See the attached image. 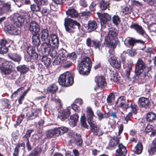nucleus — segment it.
Returning <instances> with one entry per match:
<instances>
[{
  "label": "nucleus",
  "mask_w": 156,
  "mask_h": 156,
  "mask_svg": "<svg viewBox=\"0 0 156 156\" xmlns=\"http://www.w3.org/2000/svg\"><path fill=\"white\" fill-rule=\"evenodd\" d=\"M96 114L98 117V119L101 120L104 118V114L100 110H98L96 112Z\"/></svg>",
  "instance_id": "6e6d98bb"
},
{
  "label": "nucleus",
  "mask_w": 156,
  "mask_h": 156,
  "mask_svg": "<svg viewBox=\"0 0 156 156\" xmlns=\"http://www.w3.org/2000/svg\"><path fill=\"white\" fill-rule=\"evenodd\" d=\"M64 26L66 31L70 33H73L75 31L76 27H78L79 29H80L81 27L79 23L68 18H65Z\"/></svg>",
  "instance_id": "423d86ee"
},
{
  "label": "nucleus",
  "mask_w": 156,
  "mask_h": 156,
  "mask_svg": "<svg viewBox=\"0 0 156 156\" xmlns=\"http://www.w3.org/2000/svg\"><path fill=\"white\" fill-rule=\"evenodd\" d=\"M1 10L2 11H4V12H2V14L7 12H11L12 10L10 9L11 5L8 3H5L2 8Z\"/></svg>",
  "instance_id": "a19ab883"
},
{
  "label": "nucleus",
  "mask_w": 156,
  "mask_h": 156,
  "mask_svg": "<svg viewBox=\"0 0 156 156\" xmlns=\"http://www.w3.org/2000/svg\"><path fill=\"white\" fill-rule=\"evenodd\" d=\"M132 63H130L128 65L127 68L126 70V76L129 80H130V78L129 76L130 71L132 69Z\"/></svg>",
  "instance_id": "79ce46f5"
},
{
  "label": "nucleus",
  "mask_w": 156,
  "mask_h": 156,
  "mask_svg": "<svg viewBox=\"0 0 156 156\" xmlns=\"http://www.w3.org/2000/svg\"><path fill=\"white\" fill-rule=\"evenodd\" d=\"M73 74L69 72H66L61 75L58 79L59 84L64 87H69L73 83Z\"/></svg>",
  "instance_id": "20e7f679"
},
{
  "label": "nucleus",
  "mask_w": 156,
  "mask_h": 156,
  "mask_svg": "<svg viewBox=\"0 0 156 156\" xmlns=\"http://www.w3.org/2000/svg\"><path fill=\"white\" fill-rule=\"evenodd\" d=\"M37 4L31 5L30 6L31 10L36 12L39 11L41 9V8Z\"/></svg>",
  "instance_id": "09e8293b"
},
{
  "label": "nucleus",
  "mask_w": 156,
  "mask_h": 156,
  "mask_svg": "<svg viewBox=\"0 0 156 156\" xmlns=\"http://www.w3.org/2000/svg\"><path fill=\"white\" fill-rule=\"evenodd\" d=\"M2 104L5 108H7L9 106V102L6 99H3L2 100Z\"/></svg>",
  "instance_id": "4d7b16f0"
},
{
  "label": "nucleus",
  "mask_w": 156,
  "mask_h": 156,
  "mask_svg": "<svg viewBox=\"0 0 156 156\" xmlns=\"http://www.w3.org/2000/svg\"><path fill=\"white\" fill-rule=\"evenodd\" d=\"M112 20L114 23L117 25L120 22V18L118 16L114 15L112 18Z\"/></svg>",
  "instance_id": "8fccbe9b"
},
{
  "label": "nucleus",
  "mask_w": 156,
  "mask_h": 156,
  "mask_svg": "<svg viewBox=\"0 0 156 156\" xmlns=\"http://www.w3.org/2000/svg\"><path fill=\"white\" fill-rule=\"evenodd\" d=\"M131 12L132 9L131 8L128 7L122 6L121 7L120 13L122 15H125L130 14Z\"/></svg>",
  "instance_id": "f704fd0d"
},
{
  "label": "nucleus",
  "mask_w": 156,
  "mask_h": 156,
  "mask_svg": "<svg viewBox=\"0 0 156 156\" xmlns=\"http://www.w3.org/2000/svg\"><path fill=\"white\" fill-rule=\"evenodd\" d=\"M97 25L95 21L90 20L88 23V30L89 32L94 31L97 28Z\"/></svg>",
  "instance_id": "2f4dec72"
},
{
  "label": "nucleus",
  "mask_w": 156,
  "mask_h": 156,
  "mask_svg": "<svg viewBox=\"0 0 156 156\" xmlns=\"http://www.w3.org/2000/svg\"><path fill=\"white\" fill-rule=\"evenodd\" d=\"M146 118L147 122H152L156 118V114L152 112H149L147 114Z\"/></svg>",
  "instance_id": "473e14b6"
},
{
  "label": "nucleus",
  "mask_w": 156,
  "mask_h": 156,
  "mask_svg": "<svg viewBox=\"0 0 156 156\" xmlns=\"http://www.w3.org/2000/svg\"><path fill=\"white\" fill-rule=\"evenodd\" d=\"M105 28H105L104 29L103 36L107 32L108 34L105 38V43L110 49H113L116 48L118 43V41L115 39L118 34V31L114 27Z\"/></svg>",
  "instance_id": "f03ea898"
},
{
  "label": "nucleus",
  "mask_w": 156,
  "mask_h": 156,
  "mask_svg": "<svg viewBox=\"0 0 156 156\" xmlns=\"http://www.w3.org/2000/svg\"><path fill=\"white\" fill-rule=\"evenodd\" d=\"M76 137L75 138L74 140V141L76 145L78 147H80L81 146L83 141L81 139L80 137V136H76Z\"/></svg>",
  "instance_id": "49530a36"
},
{
  "label": "nucleus",
  "mask_w": 156,
  "mask_h": 156,
  "mask_svg": "<svg viewBox=\"0 0 156 156\" xmlns=\"http://www.w3.org/2000/svg\"><path fill=\"white\" fill-rule=\"evenodd\" d=\"M88 123L90 126L91 129L93 132L94 134L96 135L97 134L99 129L97 127V126L96 124L95 121Z\"/></svg>",
  "instance_id": "e433bc0d"
},
{
  "label": "nucleus",
  "mask_w": 156,
  "mask_h": 156,
  "mask_svg": "<svg viewBox=\"0 0 156 156\" xmlns=\"http://www.w3.org/2000/svg\"><path fill=\"white\" fill-rule=\"evenodd\" d=\"M77 57L76 54L75 52H73L68 56V58L71 59L73 61H74L76 60Z\"/></svg>",
  "instance_id": "5fc2aeb1"
},
{
  "label": "nucleus",
  "mask_w": 156,
  "mask_h": 156,
  "mask_svg": "<svg viewBox=\"0 0 156 156\" xmlns=\"http://www.w3.org/2000/svg\"><path fill=\"white\" fill-rule=\"evenodd\" d=\"M86 112L87 118L88 123H90L95 121L93 117L95 116L91 108L90 107H88L87 108Z\"/></svg>",
  "instance_id": "5701e85b"
},
{
  "label": "nucleus",
  "mask_w": 156,
  "mask_h": 156,
  "mask_svg": "<svg viewBox=\"0 0 156 156\" xmlns=\"http://www.w3.org/2000/svg\"><path fill=\"white\" fill-rule=\"evenodd\" d=\"M13 64L10 61H5L0 67V69L2 74L8 75L12 71Z\"/></svg>",
  "instance_id": "9d476101"
},
{
  "label": "nucleus",
  "mask_w": 156,
  "mask_h": 156,
  "mask_svg": "<svg viewBox=\"0 0 156 156\" xmlns=\"http://www.w3.org/2000/svg\"><path fill=\"white\" fill-rule=\"evenodd\" d=\"M17 70L21 73L24 74L27 72L29 70L28 67L25 65H20L17 67Z\"/></svg>",
  "instance_id": "72a5a7b5"
},
{
  "label": "nucleus",
  "mask_w": 156,
  "mask_h": 156,
  "mask_svg": "<svg viewBox=\"0 0 156 156\" xmlns=\"http://www.w3.org/2000/svg\"><path fill=\"white\" fill-rule=\"evenodd\" d=\"M111 79L115 82H118L120 79V77L116 71H112L111 73Z\"/></svg>",
  "instance_id": "c9c22d12"
},
{
  "label": "nucleus",
  "mask_w": 156,
  "mask_h": 156,
  "mask_svg": "<svg viewBox=\"0 0 156 156\" xmlns=\"http://www.w3.org/2000/svg\"><path fill=\"white\" fill-rule=\"evenodd\" d=\"M95 82L99 87L103 88L106 86L107 83L103 76H98L96 77L95 79Z\"/></svg>",
  "instance_id": "b1692460"
},
{
  "label": "nucleus",
  "mask_w": 156,
  "mask_h": 156,
  "mask_svg": "<svg viewBox=\"0 0 156 156\" xmlns=\"http://www.w3.org/2000/svg\"><path fill=\"white\" fill-rule=\"evenodd\" d=\"M30 19L28 12H23L17 17V21H15L13 24H9L4 27V30L11 35H19L21 34L20 27L24 22H29Z\"/></svg>",
  "instance_id": "f257e3e1"
},
{
  "label": "nucleus",
  "mask_w": 156,
  "mask_h": 156,
  "mask_svg": "<svg viewBox=\"0 0 156 156\" xmlns=\"http://www.w3.org/2000/svg\"><path fill=\"white\" fill-rule=\"evenodd\" d=\"M58 88L57 86L55 84H53L49 86L47 88L48 91L52 92V94L51 95V100L54 101L58 104V105L60 106L61 104V100L58 99V97L55 96L56 91L58 90Z\"/></svg>",
  "instance_id": "9b49d317"
},
{
  "label": "nucleus",
  "mask_w": 156,
  "mask_h": 156,
  "mask_svg": "<svg viewBox=\"0 0 156 156\" xmlns=\"http://www.w3.org/2000/svg\"><path fill=\"white\" fill-rule=\"evenodd\" d=\"M9 58L13 61L19 62L21 60V57L19 55L16 53H10L8 54Z\"/></svg>",
  "instance_id": "7c9ffc66"
},
{
  "label": "nucleus",
  "mask_w": 156,
  "mask_h": 156,
  "mask_svg": "<svg viewBox=\"0 0 156 156\" xmlns=\"http://www.w3.org/2000/svg\"><path fill=\"white\" fill-rule=\"evenodd\" d=\"M72 65V63L71 62L67 61L64 62L62 66L64 68H67L71 67Z\"/></svg>",
  "instance_id": "13d9d810"
},
{
  "label": "nucleus",
  "mask_w": 156,
  "mask_h": 156,
  "mask_svg": "<svg viewBox=\"0 0 156 156\" xmlns=\"http://www.w3.org/2000/svg\"><path fill=\"white\" fill-rule=\"evenodd\" d=\"M36 4L39 5H46L48 3V0H34Z\"/></svg>",
  "instance_id": "de8ad7c7"
},
{
  "label": "nucleus",
  "mask_w": 156,
  "mask_h": 156,
  "mask_svg": "<svg viewBox=\"0 0 156 156\" xmlns=\"http://www.w3.org/2000/svg\"><path fill=\"white\" fill-rule=\"evenodd\" d=\"M136 43H139L142 44L143 49L145 48L146 46L144 42L140 40H136L133 38L128 37L126 38L124 42L125 46H127L129 45L132 47H133Z\"/></svg>",
  "instance_id": "4468645a"
},
{
  "label": "nucleus",
  "mask_w": 156,
  "mask_h": 156,
  "mask_svg": "<svg viewBox=\"0 0 156 156\" xmlns=\"http://www.w3.org/2000/svg\"><path fill=\"white\" fill-rule=\"evenodd\" d=\"M41 61L47 68L50 66L51 64V59L45 55L42 57Z\"/></svg>",
  "instance_id": "4c0bfd02"
},
{
  "label": "nucleus",
  "mask_w": 156,
  "mask_h": 156,
  "mask_svg": "<svg viewBox=\"0 0 156 156\" xmlns=\"http://www.w3.org/2000/svg\"><path fill=\"white\" fill-rule=\"evenodd\" d=\"M115 96L112 93L110 94L107 98V103L109 105H111L112 101L115 100Z\"/></svg>",
  "instance_id": "c03bdc74"
},
{
  "label": "nucleus",
  "mask_w": 156,
  "mask_h": 156,
  "mask_svg": "<svg viewBox=\"0 0 156 156\" xmlns=\"http://www.w3.org/2000/svg\"><path fill=\"white\" fill-rule=\"evenodd\" d=\"M119 139L120 138L117 136H114L112 138L109 142L108 148L110 149L115 148L119 143Z\"/></svg>",
  "instance_id": "a211bd4d"
},
{
  "label": "nucleus",
  "mask_w": 156,
  "mask_h": 156,
  "mask_svg": "<svg viewBox=\"0 0 156 156\" xmlns=\"http://www.w3.org/2000/svg\"><path fill=\"white\" fill-rule=\"evenodd\" d=\"M128 108H131L132 110L135 113H136L137 109L136 108L137 107V106L134 104L133 103L131 104V105L130 106H129L128 105Z\"/></svg>",
  "instance_id": "69168bd1"
},
{
  "label": "nucleus",
  "mask_w": 156,
  "mask_h": 156,
  "mask_svg": "<svg viewBox=\"0 0 156 156\" xmlns=\"http://www.w3.org/2000/svg\"><path fill=\"white\" fill-rule=\"evenodd\" d=\"M111 50L109 51L110 55V58L108 59L110 64L114 67L117 69L119 68L121 66V62L120 61L117 60V57L114 55L113 51L111 52Z\"/></svg>",
  "instance_id": "f8f14e48"
},
{
  "label": "nucleus",
  "mask_w": 156,
  "mask_h": 156,
  "mask_svg": "<svg viewBox=\"0 0 156 156\" xmlns=\"http://www.w3.org/2000/svg\"><path fill=\"white\" fill-rule=\"evenodd\" d=\"M66 13L68 16H70L73 18H76L77 17L78 13L74 9H69L66 12Z\"/></svg>",
  "instance_id": "c756f323"
},
{
  "label": "nucleus",
  "mask_w": 156,
  "mask_h": 156,
  "mask_svg": "<svg viewBox=\"0 0 156 156\" xmlns=\"http://www.w3.org/2000/svg\"><path fill=\"white\" fill-rule=\"evenodd\" d=\"M38 50L42 54L49 55L52 58L55 57L57 55V51L54 50L52 47L51 48V45L48 41L43 43Z\"/></svg>",
  "instance_id": "39448f33"
},
{
  "label": "nucleus",
  "mask_w": 156,
  "mask_h": 156,
  "mask_svg": "<svg viewBox=\"0 0 156 156\" xmlns=\"http://www.w3.org/2000/svg\"><path fill=\"white\" fill-rule=\"evenodd\" d=\"M153 127V126L151 125H148L146 127L145 131L146 133L150 132L152 130Z\"/></svg>",
  "instance_id": "774afa93"
},
{
  "label": "nucleus",
  "mask_w": 156,
  "mask_h": 156,
  "mask_svg": "<svg viewBox=\"0 0 156 156\" xmlns=\"http://www.w3.org/2000/svg\"><path fill=\"white\" fill-rule=\"evenodd\" d=\"M7 42L5 39H2L0 42V53L3 54L6 53L8 51V48L6 46Z\"/></svg>",
  "instance_id": "a878e982"
},
{
  "label": "nucleus",
  "mask_w": 156,
  "mask_h": 156,
  "mask_svg": "<svg viewBox=\"0 0 156 156\" xmlns=\"http://www.w3.org/2000/svg\"><path fill=\"white\" fill-rule=\"evenodd\" d=\"M100 7L102 10H105L109 5V3L107 1H101L100 3Z\"/></svg>",
  "instance_id": "a18cd8bd"
},
{
  "label": "nucleus",
  "mask_w": 156,
  "mask_h": 156,
  "mask_svg": "<svg viewBox=\"0 0 156 156\" xmlns=\"http://www.w3.org/2000/svg\"><path fill=\"white\" fill-rule=\"evenodd\" d=\"M138 104L139 105L142 107L146 108L149 106V105L150 104V101L147 98L141 97L139 99Z\"/></svg>",
  "instance_id": "4be33fe9"
},
{
  "label": "nucleus",
  "mask_w": 156,
  "mask_h": 156,
  "mask_svg": "<svg viewBox=\"0 0 156 156\" xmlns=\"http://www.w3.org/2000/svg\"><path fill=\"white\" fill-rule=\"evenodd\" d=\"M46 136L48 138L52 137L54 135V131L53 130H50L48 131L46 133Z\"/></svg>",
  "instance_id": "0e129e2a"
},
{
  "label": "nucleus",
  "mask_w": 156,
  "mask_h": 156,
  "mask_svg": "<svg viewBox=\"0 0 156 156\" xmlns=\"http://www.w3.org/2000/svg\"><path fill=\"white\" fill-rule=\"evenodd\" d=\"M50 12V9L49 8L44 7L43 8L42 10V13L44 16H47Z\"/></svg>",
  "instance_id": "3c124183"
},
{
  "label": "nucleus",
  "mask_w": 156,
  "mask_h": 156,
  "mask_svg": "<svg viewBox=\"0 0 156 156\" xmlns=\"http://www.w3.org/2000/svg\"><path fill=\"white\" fill-rule=\"evenodd\" d=\"M38 57V54L35 52L33 48L28 47L27 51V53L24 55L25 60L27 62H34Z\"/></svg>",
  "instance_id": "6e6552de"
},
{
  "label": "nucleus",
  "mask_w": 156,
  "mask_h": 156,
  "mask_svg": "<svg viewBox=\"0 0 156 156\" xmlns=\"http://www.w3.org/2000/svg\"><path fill=\"white\" fill-rule=\"evenodd\" d=\"M146 69H147V71H146V72H144V73H143L140 76V75L138 76L137 79H135L133 81L132 79V81L135 82L136 80H137L138 82L142 83L145 82L147 80H148L149 78L148 72L151 70V68L150 67H147Z\"/></svg>",
  "instance_id": "dca6fc26"
},
{
  "label": "nucleus",
  "mask_w": 156,
  "mask_h": 156,
  "mask_svg": "<svg viewBox=\"0 0 156 156\" xmlns=\"http://www.w3.org/2000/svg\"><path fill=\"white\" fill-rule=\"evenodd\" d=\"M24 117V115L21 114L20 116L18 117L16 123L18 125H19L23 121Z\"/></svg>",
  "instance_id": "338daca9"
},
{
  "label": "nucleus",
  "mask_w": 156,
  "mask_h": 156,
  "mask_svg": "<svg viewBox=\"0 0 156 156\" xmlns=\"http://www.w3.org/2000/svg\"><path fill=\"white\" fill-rule=\"evenodd\" d=\"M33 151L38 156L41 153V147L38 146L35 148Z\"/></svg>",
  "instance_id": "bf43d9fd"
},
{
  "label": "nucleus",
  "mask_w": 156,
  "mask_h": 156,
  "mask_svg": "<svg viewBox=\"0 0 156 156\" xmlns=\"http://www.w3.org/2000/svg\"><path fill=\"white\" fill-rule=\"evenodd\" d=\"M134 29L139 34L143 35L145 33L144 30L143 29L142 27L136 24H134L132 25Z\"/></svg>",
  "instance_id": "58836bf2"
},
{
  "label": "nucleus",
  "mask_w": 156,
  "mask_h": 156,
  "mask_svg": "<svg viewBox=\"0 0 156 156\" xmlns=\"http://www.w3.org/2000/svg\"><path fill=\"white\" fill-rule=\"evenodd\" d=\"M29 30L32 34H37L40 30V26L36 22L33 21L30 23Z\"/></svg>",
  "instance_id": "2eb2a0df"
},
{
  "label": "nucleus",
  "mask_w": 156,
  "mask_h": 156,
  "mask_svg": "<svg viewBox=\"0 0 156 156\" xmlns=\"http://www.w3.org/2000/svg\"><path fill=\"white\" fill-rule=\"evenodd\" d=\"M92 46L95 49H98L99 51L101 50V43L100 41L98 40H94L92 41Z\"/></svg>",
  "instance_id": "ea45409f"
},
{
  "label": "nucleus",
  "mask_w": 156,
  "mask_h": 156,
  "mask_svg": "<svg viewBox=\"0 0 156 156\" xmlns=\"http://www.w3.org/2000/svg\"><path fill=\"white\" fill-rule=\"evenodd\" d=\"M58 57L62 61H65L68 57V53L66 51L63 49H60L58 52Z\"/></svg>",
  "instance_id": "393cba45"
},
{
  "label": "nucleus",
  "mask_w": 156,
  "mask_h": 156,
  "mask_svg": "<svg viewBox=\"0 0 156 156\" xmlns=\"http://www.w3.org/2000/svg\"><path fill=\"white\" fill-rule=\"evenodd\" d=\"M119 148L116 151V156H126L127 153L126 147L122 144L118 145Z\"/></svg>",
  "instance_id": "6ab92c4d"
},
{
  "label": "nucleus",
  "mask_w": 156,
  "mask_h": 156,
  "mask_svg": "<svg viewBox=\"0 0 156 156\" xmlns=\"http://www.w3.org/2000/svg\"><path fill=\"white\" fill-rule=\"evenodd\" d=\"M70 114V110L67 108L60 111L58 114V117L62 121H64L69 117Z\"/></svg>",
  "instance_id": "aec40b11"
},
{
  "label": "nucleus",
  "mask_w": 156,
  "mask_h": 156,
  "mask_svg": "<svg viewBox=\"0 0 156 156\" xmlns=\"http://www.w3.org/2000/svg\"><path fill=\"white\" fill-rule=\"evenodd\" d=\"M24 87H21L17 89V90L15 91L11 95V97L12 98H13L15 97L16 96V95L18 94V92H20V91L22 90H23Z\"/></svg>",
  "instance_id": "e2e57ef3"
},
{
  "label": "nucleus",
  "mask_w": 156,
  "mask_h": 156,
  "mask_svg": "<svg viewBox=\"0 0 156 156\" xmlns=\"http://www.w3.org/2000/svg\"><path fill=\"white\" fill-rule=\"evenodd\" d=\"M125 103V98L124 97H120L116 101L115 105L117 107H121L122 108L127 109L128 107V105L126 104Z\"/></svg>",
  "instance_id": "412c9836"
},
{
  "label": "nucleus",
  "mask_w": 156,
  "mask_h": 156,
  "mask_svg": "<svg viewBox=\"0 0 156 156\" xmlns=\"http://www.w3.org/2000/svg\"><path fill=\"white\" fill-rule=\"evenodd\" d=\"M92 66L90 59L88 57L84 58L79 63L78 69L80 74L87 75L89 73Z\"/></svg>",
  "instance_id": "7ed1b4c3"
},
{
  "label": "nucleus",
  "mask_w": 156,
  "mask_h": 156,
  "mask_svg": "<svg viewBox=\"0 0 156 156\" xmlns=\"http://www.w3.org/2000/svg\"><path fill=\"white\" fill-rule=\"evenodd\" d=\"M32 37V41L33 44L36 47L39 46L41 43L39 35L37 34H33Z\"/></svg>",
  "instance_id": "c85d7f7f"
},
{
  "label": "nucleus",
  "mask_w": 156,
  "mask_h": 156,
  "mask_svg": "<svg viewBox=\"0 0 156 156\" xmlns=\"http://www.w3.org/2000/svg\"><path fill=\"white\" fill-rule=\"evenodd\" d=\"M135 153L139 154L141 153L143 150V146L141 143H138L135 147Z\"/></svg>",
  "instance_id": "37998d69"
},
{
  "label": "nucleus",
  "mask_w": 156,
  "mask_h": 156,
  "mask_svg": "<svg viewBox=\"0 0 156 156\" xmlns=\"http://www.w3.org/2000/svg\"><path fill=\"white\" fill-rule=\"evenodd\" d=\"M48 41L50 44H51L52 48L54 50L57 51L59 46V40L57 36L55 34L50 35L48 39Z\"/></svg>",
  "instance_id": "ddd939ff"
},
{
  "label": "nucleus",
  "mask_w": 156,
  "mask_h": 156,
  "mask_svg": "<svg viewBox=\"0 0 156 156\" xmlns=\"http://www.w3.org/2000/svg\"><path fill=\"white\" fill-rule=\"evenodd\" d=\"M58 128L60 131V135L63 134L68 132V129L66 127L64 126H61V127H58Z\"/></svg>",
  "instance_id": "603ef678"
},
{
  "label": "nucleus",
  "mask_w": 156,
  "mask_h": 156,
  "mask_svg": "<svg viewBox=\"0 0 156 156\" xmlns=\"http://www.w3.org/2000/svg\"><path fill=\"white\" fill-rule=\"evenodd\" d=\"M40 111L39 109L32 108L31 111L27 115V120H32L35 119L38 116Z\"/></svg>",
  "instance_id": "f3484780"
},
{
  "label": "nucleus",
  "mask_w": 156,
  "mask_h": 156,
  "mask_svg": "<svg viewBox=\"0 0 156 156\" xmlns=\"http://www.w3.org/2000/svg\"><path fill=\"white\" fill-rule=\"evenodd\" d=\"M97 15L100 20L101 26V36H104L103 32H104V29L105 28L108 22L110 21L111 19V17L107 13H102L99 12H97Z\"/></svg>",
  "instance_id": "0eeeda50"
},
{
  "label": "nucleus",
  "mask_w": 156,
  "mask_h": 156,
  "mask_svg": "<svg viewBox=\"0 0 156 156\" xmlns=\"http://www.w3.org/2000/svg\"><path fill=\"white\" fill-rule=\"evenodd\" d=\"M79 118L78 115L76 114L73 115L70 117L69 124L72 127H74L76 125Z\"/></svg>",
  "instance_id": "cd10ccee"
},
{
  "label": "nucleus",
  "mask_w": 156,
  "mask_h": 156,
  "mask_svg": "<svg viewBox=\"0 0 156 156\" xmlns=\"http://www.w3.org/2000/svg\"><path fill=\"white\" fill-rule=\"evenodd\" d=\"M49 31L47 28H42L41 32V37L42 41H46L49 37Z\"/></svg>",
  "instance_id": "bb28decb"
},
{
  "label": "nucleus",
  "mask_w": 156,
  "mask_h": 156,
  "mask_svg": "<svg viewBox=\"0 0 156 156\" xmlns=\"http://www.w3.org/2000/svg\"><path fill=\"white\" fill-rule=\"evenodd\" d=\"M132 114L131 113H129L126 116L123 122L125 124H127L128 121L130 120V117L132 116Z\"/></svg>",
  "instance_id": "680f3d73"
},
{
  "label": "nucleus",
  "mask_w": 156,
  "mask_h": 156,
  "mask_svg": "<svg viewBox=\"0 0 156 156\" xmlns=\"http://www.w3.org/2000/svg\"><path fill=\"white\" fill-rule=\"evenodd\" d=\"M72 108L73 110L77 112H79L80 111V108L75 104L72 105Z\"/></svg>",
  "instance_id": "052dcab7"
},
{
  "label": "nucleus",
  "mask_w": 156,
  "mask_h": 156,
  "mask_svg": "<svg viewBox=\"0 0 156 156\" xmlns=\"http://www.w3.org/2000/svg\"><path fill=\"white\" fill-rule=\"evenodd\" d=\"M146 65L143 61L141 59H139L136 66L135 70V76L132 77L133 80L135 79H137L138 76L143 71L144 69H146Z\"/></svg>",
  "instance_id": "1a4fd4ad"
},
{
  "label": "nucleus",
  "mask_w": 156,
  "mask_h": 156,
  "mask_svg": "<svg viewBox=\"0 0 156 156\" xmlns=\"http://www.w3.org/2000/svg\"><path fill=\"white\" fill-rule=\"evenodd\" d=\"M18 7H20L23 4L24 0H12Z\"/></svg>",
  "instance_id": "864d4df0"
}]
</instances>
